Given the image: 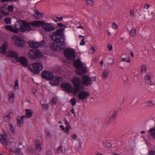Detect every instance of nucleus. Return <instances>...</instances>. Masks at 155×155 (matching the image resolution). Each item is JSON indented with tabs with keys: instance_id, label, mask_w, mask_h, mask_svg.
<instances>
[{
	"instance_id": "f257e3e1",
	"label": "nucleus",
	"mask_w": 155,
	"mask_h": 155,
	"mask_svg": "<svg viewBox=\"0 0 155 155\" xmlns=\"http://www.w3.org/2000/svg\"><path fill=\"white\" fill-rule=\"evenodd\" d=\"M57 25L61 28L57 29L56 31L49 34L51 39L55 42V44H52V47L55 51L61 48L65 43V38L63 34V31L66 27V25L61 23H58Z\"/></svg>"
},
{
	"instance_id": "f03ea898",
	"label": "nucleus",
	"mask_w": 155,
	"mask_h": 155,
	"mask_svg": "<svg viewBox=\"0 0 155 155\" xmlns=\"http://www.w3.org/2000/svg\"><path fill=\"white\" fill-rule=\"evenodd\" d=\"M15 24V28L10 25H7L5 26L6 29L15 33H18L19 31H29L30 30L28 24L25 21L17 20Z\"/></svg>"
},
{
	"instance_id": "7ed1b4c3",
	"label": "nucleus",
	"mask_w": 155,
	"mask_h": 155,
	"mask_svg": "<svg viewBox=\"0 0 155 155\" xmlns=\"http://www.w3.org/2000/svg\"><path fill=\"white\" fill-rule=\"evenodd\" d=\"M9 56L15 59L16 61L19 62L21 65L25 67L27 66L28 61L27 59L24 57H18L17 53L13 51H11L8 52Z\"/></svg>"
},
{
	"instance_id": "20e7f679",
	"label": "nucleus",
	"mask_w": 155,
	"mask_h": 155,
	"mask_svg": "<svg viewBox=\"0 0 155 155\" xmlns=\"http://www.w3.org/2000/svg\"><path fill=\"white\" fill-rule=\"evenodd\" d=\"M71 82L74 88V93L76 94L80 91H83L84 87L82 81L80 78L76 77H74Z\"/></svg>"
},
{
	"instance_id": "39448f33",
	"label": "nucleus",
	"mask_w": 155,
	"mask_h": 155,
	"mask_svg": "<svg viewBox=\"0 0 155 155\" xmlns=\"http://www.w3.org/2000/svg\"><path fill=\"white\" fill-rule=\"evenodd\" d=\"M64 54L66 59L68 60L74 61L76 58V54L73 48H65L64 50Z\"/></svg>"
},
{
	"instance_id": "423d86ee",
	"label": "nucleus",
	"mask_w": 155,
	"mask_h": 155,
	"mask_svg": "<svg viewBox=\"0 0 155 155\" xmlns=\"http://www.w3.org/2000/svg\"><path fill=\"white\" fill-rule=\"evenodd\" d=\"M28 56L31 59H36L41 57L42 54L39 51L35 49L31 50L28 52Z\"/></svg>"
},
{
	"instance_id": "0eeeda50",
	"label": "nucleus",
	"mask_w": 155,
	"mask_h": 155,
	"mask_svg": "<svg viewBox=\"0 0 155 155\" xmlns=\"http://www.w3.org/2000/svg\"><path fill=\"white\" fill-rule=\"evenodd\" d=\"M12 39L15 41L16 46L20 47H24L25 46L24 41L19 36H14Z\"/></svg>"
},
{
	"instance_id": "6e6552de",
	"label": "nucleus",
	"mask_w": 155,
	"mask_h": 155,
	"mask_svg": "<svg viewBox=\"0 0 155 155\" xmlns=\"http://www.w3.org/2000/svg\"><path fill=\"white\" fill-rule=\"evenodd\" d=\"M42 28L47 32L52 31L55 29V26L52 23L45 22H43Z\"/></svg>"
},
{
	"instance_id": "1a4fd4ad",
	"label": "nucleus",
	"mask_w": 155,
	"mask_h": 155,
	"mask_svg": "<svg viewBox=\"0 0 155 155\" xmlns=\"http://www.w3.org/2000/svg\"><path fill=\"white\" fill-rule=\"evenodd\" d=\"M0 140L2 144L6 148L9 145L8 143L10 142L7 138V135L5 134H0Z\"/></svg>"
},
{
	"instance_id": "9d476101",
	"label": "nucleus",
	"mask_w": 155,
	"mask_h": 155,
	"mask_svg": "<svg viewBox=\"0 0 155 155\" xmlns=\"http://www.w3.org/2000/svg\"><path fill=\"white\" fill-rule=\"evenodd\" d=\"M61 86L66 90L68 93H71L74 92V88H73L70 84L67 83H63L61 84Z\"/></svg>"
},
{
	"instance_id": "9b49d317",
	"label": "nucleus",
	"mask_w": 155,
	"mask_h": 155,
	"mask_svg": "<svg viewBox=\"0 0 155 155\" xmlns=\"http://www.w3.org/2000/svg\"><path fill=\"white\" fill-rule=\"evenodd\" d=\"M41 76L43 78L51 80L54 77L52 73L48 71H43L41 73Z\"/></svg>"
},
{
	"instance_id": "f8f14e48",
	"label": "nucleus",
	"mask_w": 155,
	"mask_h": 155,
	"mask_svg": "<svg viewBox=\"0 0 155 155\" xmlns=\"http://www.w3.org/2000/svg\"><path fill=\"white\" fill-rule=\"evenodd\" d=\"M44 22L43 21H39L35 20L33 22H28L27 23L29 25V27L30 28V30H29V31L31 30V28L30 25H32L34 26L39 27L41 26L42 28L43 26Z\"/></svg>"
},
{
	"instance_id": "ddd939ff",
	"label": "nucleus",
	"mask_w": 155,
	"mask_h": 155,
	"mask_svg": "<svg viewBox=\"0 0 155 155\" xmlns=\"http://www.w3.org/2000/svg\"><path fill=\"white\" fill-rule=\"evenodd\" d=\"M78 94V96L81 100H84L90 96L89 93L87 91H80Z\"/></svg>"
},
{
	"instance_id": "4468645a",
	"label": "nucleus",
	"mask_w": 155,
	"mask_h": 155,
	"mask_svg": "<svg viewBox=\"0 0 155 155\" xmlns=\"http://www.w3.org/2000/svg\"><path fill=\"white\" fill-rule=\"evenodd\" d=\"M82 79L83 80L82 83L84 85L87 86H90L92 83V80L87 76H83Z\"/></svg>"
},
{
	"instance_id": "2eb2a0df",
	"label": "nucleus",
	"mask_w": 155,
	"mask_h": 155,
	"mask_svg": "<svg viewBox=\"0 0 155 155\" xmlns=\"http://www.w3.org/2000/svg\"><path fill=\"white\" fill-rule=\"evenodd\" d=\"M73 65L75 68H85L83 67L81 61L79 58L77 59L73 62Z\"/></svg>"
},
{
	"instance_id": "dca6fc26",
	"label": "nucleus",
	"mask_w": 155,
	"mask_h": 155,
	"mask_svg": "<svg viewBox=\"0 0 155 155\" xmlns=\"http://www.w3.org/2000/svg\"><path fill=\"white\" fill-rule=\"evenodd\" d=\"M26 115H24L21 117V119H23L25 118H29L31 117L32 115V111L31 109H26Z\"/></svg>"
},
{
	"instance_id": "f3484780",
	"label": "nucleus",
	"mask_w": 155,
	"mask_h": 155,
	"mask_svg": "<svg viewBox=\"0 0 155 155\" xmlns=\"http://www.w3.org/2000/svg\"><path fill=\"white\" fill-rule=\"evenodd\" d=\"M76 73L79 75L85 74L87 72L86 68H77L76 71Z\"/></svg>"
},
{
	"instance_id": "a211bd4d",
	"label": "nucleus",
	"mask_w": 155,
	"mask_h": 155,
	"mask_svg": "<svg viewBox=\"0 0 155 155\" xmlns=\"http://www.w3.org/2000/svg\"><path fill=\"white\" fill-rule=\"evenodd\" d=\"M35 14L33 15V17L37 19H41L42 18L43 14L39 12V11L36 10H34Z\"/></svg>"
},
{
	"instance_id": "6ab92c4d",
	"label": "nucleus",
	"mask_w": 155,
	"mask_h": 155,
	"mask_svg": "<svg viewBox=\"0 0 155 155\" xmlns=\"http://www.w3.org/2000/svg\"><path fill=\"white\" fill-rule=\"evenodd\" d=\"M149 135L155 139V128L150 129L148 131Z\"/></svg>"
},
{
	"instance_id": "aec40b11",
	"label": "nucleus",
	"mask_w": 155,
	"mask_h": 155,
	"mask_svg": "<svg viewBox=\"0 0 155 155\" xmlns=\"http://www.w3.org/2000/svg\"><path fill=\"white\" fill-rule=\"evenodd\" d=\"M109 72L107 70H104L102 73L101 77L103 80L106 79L108 76Z\"/></svg>"
},
{
	"instance_id": "412c9836",
	"label": "nucleus",
	"mask_w": 155,
	"mask_h": 155,
	"mask_svg": "<svg viewBox=\"0 0 155 155\" xmlns=\"http://www.w3.org/2000/svg\"><path fill=\"white\" fill-rule=\"evenodd\" d=\"M33 73L36 74H38L40 71H42V68H28Z\"/></svg>"
},
{
	"instance_id": "4be33fe9",
	"label": "nucleus",
	"mask_w": 155,
	"mask_h": 155,
	"mask_svg": "<svg viewBox=\"0 0 155 155\" xmlns=\"http://www.w3.org/2000/svg\"><path fill=\"white\" fill-rule=\"evenodd\" d=\"M117 115L116 112H114L112 115L110 116L109 118L108 122L109 123H111L114 121L115 120V117Z\"/></svg>"
},
{
	"instance_id": "5701e85b",
	"label": "nucleus",
	"mask_w": 155,
	"mask_h": 155,
	"mask_svg": "<svg viewBox=\"0 0 155 155\" xmlns=\"http://www.w3.org/2000/svg\"><path fill=\"white\" fill-rule=\"evenodd\" d=\"M33 68H43V65L41 63L36 62L32 64Z\"/></svg>"
},
{
	"instance_id": "b1692460",
	"label": "nucleus",
	"mask_w": 155,
	"mask_h": 155,
	"mask_svg": "<svg viewBox=\"0 0 155 155\" xmlns=\"http://www.w3.org/2000/svg\"><path fill=\"white\" fill-rule=\"evenodd\" d=\"M155 104V102L153 101H150L147 102L145 103L146 106L147 107H150Z\"/></svg>"
},
{
	"instance_id": "393cba45",
	"label": "nucleus",
	"mask_w": 155,
	"mask_h": 155,
	"mask_svg": "<svg viewBox=\"0 0 155 155\" xmlns=\"http://www.w3.org/2000/svg\"><path fill=\"white\" fill-rule=\"evenodd\" d=\"M8 144L9 145L8 146V148L9 147L11 149H15L16 148V143L15 142H13L10 141Z\"/></svg>"
},
{
	"instance_id": "a878e982",
	"label": "nucleus",
	"mask_w": 155,
	"mask_h": 155,
	"mask_svg": "<svg viewBox=\"0 0 155 155\" xmlns=\"http://www.w3.org/2000/svg\"><path fill=\"white\" fill-rule=\"evenodd\" d=\"M41 42V43L38 42H35L34 46V48H37L38 47H41L43 45L42 44H44V41H42Z\"/></svg>"
},
{
	"instance_id": "bb28decb",
	"label": "nucleus",
	"mask_w": 155,
	"mask_h": 155,
	"mask_svg": "<svg viewBox=\"0 0 155 155\" xmlns=\"http://www.w3.org/2000/svg\"><path fill=\"white\" fill-rule=\"evenodd\" d=\"M36 149L39 150H41V145L40 141L39 140L36 141Z\"/></svg>"
},
{
	"instance_id": "cd10ccee",
	"label": "nucleus",
	"mask_w": 155,
	"mask_h": 155,
	"mask_svg": "<svg viewBox=\"0 0 155 155\" xmlns=\"http://www.w3.org/2000/svg\"><path fill=\"white\" fill-rule=\"evenodd\" d=\"M9 98L8 101L9 102L12 103L14 101V94L12 92H11L9 94Z\"/></svg>"
},
{
	"instance_id": "c85d7f7f",
	"label": "nucleus",
	"mask_w": 155,
	"mask_h": 155,
	"mask_svg": "<svg viewBox=\"0 0 155 155\" xmlns=\"http://www.w3.org/2000/svg\"><path fill=\"white\" fill-rule=\"evenodd\" d=\"M151 74L150 73H147L146 77L145 78V81H151Z\"/></svg>"
},
{
	"instance_id": "c756f323",
	"label": "nucleus",
	"mask_w": 155,
	"mask_h": 155,
	"mask_svg": "<svg viewBox=\"0 0 155 155\" xmlns=\"http://www.w3.org/2000/svg\"><path fill=\"white\" fill-rule=\"evenodd\" d=\"M149 84L150 85V86L148 87V89H149L150 91H152V88H154L155 87V85L154 83L151 81H149Z\"/></svg>"
},
{
	"instance_id": "7c9ffc66",
	"label": "nucleus",
	"mask_w": 155,
	"mask_h": 155,
	"mask_svg": "<svg viewBox=\"0 0 155 155\" xmlns=\"http://www.w3.org/2000/svg\"><path fill=\"white\" fill-rule=\"evenodd\" d=\"M15 152L16 155H23V153L21 151L20 149L16 148L15 150Z\"/></svg>"
},
{
	"instance_id": "2f4dec72",
	"label": "nucleus",
	"mask_w": 155,
	"mask_h": 155,
	"mask_svg": "<svg viewBox=\"0 0 155 155\" xmlns=\"http://www.w3.org/2000/svg\"><path fill=\"white\" fill-rule=\"evenodd\" d=\"M136 34V30L134 28H132L130 32V34L132 37H134L135 36Z\"/></svg>"
},
{
	"instance_id": "473e14b6",
	"label": "nucleus",
	"mask_w": 155,
	"mask_h": 155,
	"mask_svg": "<svg viewBox=\"0 0 155 155\" xmlns=\"http://www.w3.org/2000/svg\"><path fill=\"white\" fill-rule=\"evenodd\" d=\"M51 81L50 82L51 84L52 85H57L58 84V81L57 80H56L55 79H53V78L51 79Z\"/></svg>"
},
{
	"instance_id": "72a5a7b5",
	"label": "nucleus",
	"mask_w": 155,
	"mask_h": 155,
	"mask_svg": "<svg viewBox=\"0 0 155 155\" xmlns=\"http://www.w3.org/2000/svg\"><path fill=\"white\" fill-rule=\"evenodd\" d=\"M9 130L11 132L13 133H15V129L13 126L12 124L10 123L9 124Z\"/></svg>"
},
{
	"instance_id": "f704fd0d",
	"label": "nucleus",
	"mask_w": 155,
	"mask_h": 155,
	"mask_svg": "<svg viewBox=\"0 0 155 155\" xmlns=\"http://www.w3.org/2000/svg\"><path fill=\"white\" fill-rule=\"evenodd\" d=\"M71 129V127L69 125L66 126V129L64 132V133H67V134H68L69 132V130Z\"/></svg>"
},
{
	"instance_id": "c9c22d12",
	"label": "nucleus",
	"mask_w": 155,
	"mask_h": 155,
	"mask_svg": "<svg viewBox=\"0 0 155 155\" xmlns=\"http://www.w3.org/2000/svg\"><path fill=\"white\" fill-rule=\"evenodd\" d=\"M11 119V117L9 114L8 115L6 116L5 117L4 120L5 122H8Z\"/></svg>"
},
{
	"instance_id": "e433bc0d",
	"label": "nucleus",
	"mask_w": 155,
	"mask_h": 155,
	"mask_svg": "<svg viewBox=\"0 0 155 155\" xmlns=\"http://www.w3.org/2000/svg\"><path fill=\"white\" fill-rule=\"evenodd\" d=\"M70 103H71L72 105H75L76 103V101L74 98L73 97L70 100Z\"/></svg>"
},
{
	"instance_id": "4c0bfd02",
	"label": "nucleus",
	"mask_w": 155,
	"mask_h": 155,
	"mask_svg": "<svg viewBox=\"0 0 155 155\" xmlns=\"http://www.w3.org/2000/svg\"><path fill=\"white\" fill-rule=\"evenodd\" d=\"M5 22L7 24H10L11 22V19L9 17H6L5 19Z\"/></svg>"
},
{
	"instance_id": "58836bf2",
	"label": "nucleus",
	"mask_w": 155,
	"mask_h": 155,
	"mask_svg": "<svg viewBox=\"0 0 155 155\" xmlns=\"http://www.w3.org/2000/svg\"><path fill=\"white\" fill-rule=\"evenodd\" d=\"M108 64L110 65L112 64L114 62V60L112 58H108Z\"/></svg>"
},
{
	"instance_id": "ea45409f",
	"label": "nucleus",
	"mask_w": 155,
	"mask_h": 155,
	"mask_svg": "<svg viewBox=\"0 0 155 155\" xmlns=\"http://www.w3.org/2000/svg\"><path fill=\"white\" fill-rule=\"evenodd\" d=\"M23 119H22L21 118V119L17 120L18 126H21L23 125Z\"/></svg>"
},
{
	"instance_id": "a19ab883",
	"label": "nucleus",
	"mask_w": 155,
	"mask_h": 155,
	"mask_svg": "<svg viewBox=\"0 0 155 155\" xmlns=\"http://www.w3.org/2000/svg\"><path fill=\"white\" fill-rule=\"evenodd\" d=\"M95 50L93 47L90 48L88 50V52L90 54H93L94 53Z\"/></svg>"
},
{
	"instance_id": "79ce46f5",
	"label": "nucleus",
	"mask_w": 155,
	"mask_h": 155,
	"mask_svg": "<svg viewBox=\"0 0 155 155\" xmlns=\"http://www.w3.org/2000/svg\"><path fill=\"white\" fill-rule=\"evenodd\" d=\"M87 4L90 6H92L93 5V2L92 0H86Z\"/></svg>"
},
{
	"instance_id": "37998d69",
	"label": "nucleus",
	"mask_w": 155,
	"mask_h": 155,
	"mask_svg": "<svg viewBox=\"0 0 155 155\" xmlns=\"http://www.w3.org/2000/svg\"><path fill=\"white\" fill-rule=\"evenodd\" d=\"M14 89L15 90H17L18 89V81L17 79L16 80L15 85H14Z\"/></svg>"
},
{
	"instance_id": "c03bdc74",
	"label": "nucleus",
	"mask_w": 155,
	"mask_h": 155,
	"mask_svg": "<svg viewBox=\"0 0 155 155\" xmlns=\"http://www.w3.org/2000/svg\"><path fill=\"white\" fill-rule=\"evenodd\" d=\"M130 59L129 57L122 58L121 61H125L127 62H129Z\"/></svg>"
},
{
	"instance_id": "a18cd8bd",
	"label": "nucleus",
	"mask_w": 155,
	"mask_h": 155,
	"mask_svg": "<svg viewBox=\"0 0 155 155\" xmlns=\"http://www.w3.org/2000/svg\"><path fill=\"white\" fill-rule=\"evenodd\" d=\"M41 107L43 109L47 110L48 108V105L47 104H41Z\"/></svg>"
},
{
	"instance_id": "49530a36",
	"label": "nucleus",
	"mask_w": 155,
	"mask_h": 155,
	"mask_svg": "<svg viewBox=\"0 0 155 155\" xmlns=\"http://www.w3.org/2000/svg\"><path fill=\"white\" fill-rule=\"evenodd\" d=\"M111 27L114 29H116L117 28V25L114 22L112 23Z\"/></svg>"
},
{
	"instance_id": "de8ad7c7",
	"label": "nucleus",
	"mask_w": 155,
	"mask_h": 155,
	"mask_svg": "<svg viewBox=\"0 0 155 155\" xmlns=\"http://www.w3.org/2000/svg\"><path fill=\"white\" fill-rule=\"evenodd\" d=\"M63 18L62 17H56L55 19H54V20L55 22H58V21H61Z\"/></svg>"
},
{
	"instance_id": "09e8293b",
	"label": "nucleus",
	"mask_w": 155,
	"mask_h": 155,
	"mask_svg": "<svg viewBox=\"0 0 155 155\" xmlns=\"http://www.w3.org/2000/svg\"><path fill=\"white\" fill-rule=\"evenodd\" d=\"M35 42L33 41H30L28 42V44L31 47L34 48Z\"/></svg>"
},
{
	"instance_id": "8fccbe9b",
	"label": "nucleus",
	"mask_w": 155,
	"mask_h": 155,
	"mask_svg": "<svg viewBox=\"0 0 155 155\" xmlns=\"http://www.w3.org/2000/svg\"><path fill=\"white\" fill-rule=\"evenodd\" d=\"M130 17H134V11L133 10H130Z\"/></svg>"
},
{
	"instance_id": "3c124183",
	"label": "nucleus",
	"mask_w": 155,
	"mask_h": 155,
	"mask_svg": "<svg viewBox=\"0 0 155 155\" xmlns=\"http://www.w3.org/2000/svg\"><path fill=\"white\" fill-rule=\"evenodd\" d=\"M8 11L12 12L13 10L14 7L12 5H10L8 6Z\"/></svg>"
},
{
	"instance_id": "603ef678",
	"label": "nucleus",
	"mask_w": 155,
	"mask_h": 155,
	"mask_svg": "<svg viewBox=\"0 0 155 155\" xmlns=\"http://www.w3.org/2000/svg\"><path fill=\"white\" fill-rule=\"evenodd\" d=\"M107 47L109 51H111L113 49V47L111 44H109L107 45Z\"/></svg>"
},
{
	"instance_id": "864d4df0",
	"label": "nucleus",
	"mask_w": 155,
	"mask_h": 155,
	"mask_svg": "<svg viewBox=\"0 0 155 155\" xmlns=\"http://www.w3.org/2000/svg\"><path fill=\"white\" fill-rule=\"evenodd\" d=\"M46 138L49 140H50L51 139L52 136L50 133H48L47 134Z\"/></svg>"
},
{
	"instance_id": "5fc2aeb1",
	"label": "nucleus",
	"mask_w": 155,
	"mask_h": 155,
	"mask_svg": "<svg viewBox=\"0 0 155 155\" xmlns=\"http://www.w3.org/2000/svg\"><path fill=\"white\" fill-rule=\"evenodd\" d=\"M0 13L1 15L7 16L8 14V13L5 12L3 10H1L0 11Z\"/></svg>"
},
{
	"instance_id": "6e6d98bb",
	"label": "nucleus",
	"mask_w": 155,
	"mask_h": 155,
	"mask_svg": "<svg viewBox=\"0 0 155 155\" xmlns=\"http://www.w3.org/2000/svg\"><path fill=\"white\" fill-rule=\"evenodd\" d=\"M146 71V68H141L140 72L142 74L145 73Z\"/></svg>"
},
{
	"instance_id": "4d7b16f0",
	"label": "nucleus",
	"mask_w": 155,
	"mask_h": 155,
	"mask_svg": "<svg viewBox=\"0 0 155 155\" xmlns=\"http://www.w3.org/2000/svg\"><path fill=\"white\" fill-rule=\"evenodd\" d=\"M50 103L52 105H53L56 103V101L55 100L53 99L51 101Z\"/></svg>"
},
{
	"instance_id": "13d9d810",
	"label": "nucleus",
	"mask_w": 155,
	"mask_h": 155,
	"mask_svg": "<svg viewBox=\"0 0 155 155\" xmlns=\"http://www.w3.org/2000/svg\"><path fill=\"white\" fill-rule=\"evenodd\" d=\"M57 150L58 151V152H60L62 151V146L61 145H60L59 147H58V149Z\"/></svg>"
},
{
	"instance_id": "bf43d9fd",
	"label": "nucleus",
	"mask_w": 155,
	"mask_h": 155,
	"mask_svg": "<svg viewBox=\"0 0 155 155\" xmlns=\"http://www.w3.org/2000/svg\"><path fill=\"white\" fill-rule=\"evenodd\" d=\"M85 44V43L84 41V38H83L81 40V42L80 43V45H84Z\"/></svg>"
},
{
	"instance_id": "052dcab7",
	"label": "nucleus",
	"mask_w": 155,
	"mask_h": 155,
	"mask_svg": "<svg viewBox=\"0 0 155 155\" xmlns=\"http://www.w3.org/2000/svg\"><path fill=\"white\" fill-rule=\"evenodd\" d=\"M149 5L147 4H145L144 6V7L145 8L148 9L149 7Z\"/></svg>"
},
{
	"instance_id": "680f3d73",
	"label": "nucleus",
	"mask_w": 155,
	"mask_h": 155,
	"mask_svg": "<svg viewBox=\"0 0 155 155\" xmlns=\"http://www.w3.org/2000/svg\"><path fill=\"white\" fill-rule=\"evenodd\" d=\"M72 137L73 138L74 140H76L77 138V137L76 135L74 134H73Z\"/></svg>"
},
{
	"instance_id": "e2e57ef3",
	"label": "nucleus",
	"mask_w": 155,
	"mask_h": 155,
	"mask_svg": "<svg viewBox=\"0 0 155 155\" xmlns=\"http://www.w3.org/2000/svg\"><path fill=\"white\" fill-rule=\"evenodd\" d=\"M149 155H155V152L154 151H151L149 153Z\"/></svg>"
},
{
	"instance_id": "0e129e2a",
	"label": "nucleus",
	"mask_w": 155,
	"mask_h": 155,
	"mask_svg": "<svg viewBox=\"0 0 155 155\" xmlns=\"http://www.w3.org/2000/svg\"><path fill=\"white\" fill-rule=\"evenodd\" d=\"M46 155H51V152L50 150H48L47 151Z\"/></svg>"
},
{
	"instance_id": "69168bd1",
	"label": "nucleus",
	"mask_w": 155,
	"mask_h": 155,
	"mask_svg": "<svg viewBox=\"0 0 155 155\" xmlns=\"http://www.w3.org/2000/svg\"><path fill=\"white\" fill-rule=\"evenodd\" d=\"M71 113L72 114H74V116H75V112L74 111V108H72L71 109Z\"/></svg>"
},
{
	"instance_id": "338daca9",
	"label": "nucleus",
	"mask_w": 155,
	"mask_h": 155,
	"mask_svg": "<svg viewBox=\"0 0 155 155\" xmlns=\"http://www.w3.org/2000/svg\"><path fill=\"white\" fill-rule=\"evenodd\" d=\"M77 28H80L82 29V30H83L84 28L82 26H77Z\"/></svg>"
},
{
	"instance_id": "774afa93",
	"label": "nucleus",
	"mask_w": 155,
	"mask_h": 155,
	"mask_svg": "<svg viewBox=\"0 0 155 155\" xmlns=\"http://www.w3.org/2000/svg\"><path fill=\"white\" fill-rule=\"evenodd\" d=\"M60 128H61V130L62 131L64 130L65 129L64 127L62 125H61L60 126Z\"/></svg>"
}]
</instances>
